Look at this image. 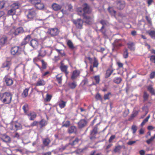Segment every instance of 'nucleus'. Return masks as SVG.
<instances>
[{"instance_id": "nucleus-1", "label": "nucleus", "mask_w": 155, "mask_h": 155, "mask_svg": "<svg viewBox=\"0 0 155 155\" xmlns=\"http://www.w3.org/2000/svg\"><path fill=\"white\" fill-rule=\"evenodd\" d=\"M12 98V94L10 92L2 93L1 92L0 93V100L4 104H9L11 102Z\"/></svg>"}, {"instance_id": "nucleus-2", "label": "nucleus", "mask_w": 155, "mask_h": 155, "mask_svg": "<svg viewBox=\"0 0 155 155\" xmlns=\"http://www.w3.org/2000/svg\"><path fill=\"white\" fill-rule=\"evenodd\" d=\"M24 31V30L22 27H19L17 28H13L10 30L9 34L12 36H16L23 33Z\"/></svg>"}, {"instance_id": "nucleus-3", "label": "nucleus", "mask_w": 155, "mask_h": 155, "mask_svg": "<svg viewBox=\"0 0 155 155\" xmlns=\"http://www.w3.org/2000/svg\"><path fill=\"white\" fill-rule=\"evenodd\" d=\"M19 4L18 2L13 3L11 5V8L9 10L8 12V15H12L16 13V10L18 8Z\"/></svg>"}, {"instance_id": "nucleus-4", "label": "nucleus", "mask_w": 155, "mask_h": 155, "mask_svg": "<svg viewBox=\"0 0 155 155\" xmlns=\"http://www.w3.org/2000/svg\"><path fill=\"white\" fill-rule=\"evenodd\" d=\"M21 48L19 46H15L12 48L11 52L13 55H18L21 53Z\"/></svg>"}, {"instance_id": "nucleus-5", "label": "nucleus", "mask_w": 155, "mask_h": 155, "mask_svg": "<svg viewBox=\"0 0 155 155\" xmlns=\"http://www.w3.org/2000/svg\"><path fill=\"white\" fill-rule=\"evenodd\" d=\"M47 33L51 36H55L58 34V30L56 28H49L47 31Z\"/></svg>"}, {"instance_id": "nucleus-6", "label": "nucleus", "mask_w": 155, "mask_h": 155, "mask_svg": "<svg viewBox=\"0 0 155 155\" xmlns=\"http://www.w3.org/2000/svg\"><path fill=\"white\" fill-rule=\"evenodd\" d=\"M36 14L35 10L34 9H30L27 15V17L29 20H31L35 16Z\"/></svg>"}, {"instance_id": "nucleus-7", "label": "nucleus", "mask_w": 155, "mask_h": 155, "mask_svg": "<svg viewBox=\"0 0 155 155\" xmlns=\"http://www.w3.org/2000/svg\"><path fill=\"white\" fill-rule=\"evenodd\" d=\"M26 115L27 116L29 120H34L37 116L36 113L33 111H30L26 113Z\"/></svg>"}, {"instance_id": "nucleus-8", "label": "nucleus", "mask_w": 155, "mask_h": 155, "mask_svg": "<svg viewBox=\"0 0 155 155\" xmlns=\"http://www.w3.org/2000/svg\"><path fill=\"white\" fill-rule=\"evenodd\" d=\"M73 21L78 28L80 29L82 28L83 21L81 19H78L76 20H73Z\"/></svg>"}, {"instance_id": "nucleus-9", "label": "nucleus", "mask_w": 155, "mask_h": 155, "mask_svg": "<svg viewBox=\"0 0 155 155\" xmlns=\"http://www.w3.org/2000/svg\"><path fill=\"white\" fill-rule=\"evenodd\" d=\"M38 42L36 39H33L31 41L29 45L33 49L36 48L38 45Z\"/></svg>"}, {"instance_id": "nucleus-10", "label": "nucleus", "mask_w": 155, "mask_h": 155, "mask_svg": "<svg viewBox=\"0 0 155 155\" xmlns=\"http://www.w3.org/2000/svg\"><path fill=\"white\" fill-rule=\"evenodd\" d=\"M0 138L3 142L6 143L10 142L11 141L10 137L5 134H3L0 137Z\"/></svg>"}, {"instance_id": "nucleus-11", "label": "nucleus", "mask_w": 155, "mask_h": 155, "mask_svg": "<svg viewBox=\"0 0 155 155\" xmlns=\"http://www.w3.org/2000/svg\"><path fill=\"white\" fill-rule=\"evenodd\" d=\"M12 63L10 61H6L3 63L2 65V68H6V69L8 71L9 70Z\"/></svg>"}, {"instance_id": "nucleus-12", "label": "nucleus", "mask_w": 155, "mask_h": 155, "mask_svg": "<svg viewBox=\"0 0 155 155\" xmlns=\"http://www.w3.org/2000/svg\"><path fill=\"white\" fill-rule=\"evenodd\" d=\"M4 79L6 85L8 86H11L13 83V81L12 79L8 77L5 76L4 78Z\"/></svg>"}, {"instance_id": "nucleus-13", "label": "nucleus", "mask_w": 155, "mask_h": 155, "mask_svg": "<svg viewBox=\"0 0 155 155\" xmlns=\"http://www.w3.org/2000/svg\"><path fill=\"white\" fill-rule=\"evenodd\" d=\"M68 68L67 66L64 65L62 62L61 63V65L60 66V69L62 72L65 73L66 75L68 73V72L67 71Z\"/></svg>"}, {"instance_id": "nucleus-14", "label": "nucleus", "mask_w": 155, "mask_h": 155, "mask_svg": "<svg viewBox=\"0 0 155 155\" xmlns=\"http://www.w3.org/2000/svg\"><path fill=\"white\" fill-rule=\"evenodd\" d=\"M113 45L114 48H117L119 47L122 46V45L120 39H116L114 42L113 44Z\"/></svg>"}, {"instance_id": "nucleus-15", "label": "nucleus", "mask_w": 155, "mask_h": 155, "mask_svg": "<svg viewBox=\"0 0 155 155\" xmlns=\"http://www.w3.org/2000/svg\"><path fill=\"white\" fill-rule=\"evenodd\" d=\"M8 37L4 35L0 38V45H5L7 42Z\"/></svg>"}, {"instance_id": "nucleus-16", "label": "nucleus", "mask_w": 155, "mask_h": 155, "mask_svg": "<svg viewBox=\"0 0 155 155\" xmlns=\"http://www.w3.org/2000/svg\"><path fill=\"white\" fill-rule=\"evenodd\" d=\"M45 84L46 82L43 79L39 78L37 81L36 86H44L45 85Z\"/></svg>"}, {"instance_id": "nucleus-17", "label": "nucleus", "mask_w": 155, "mask_h": 155, "mask_svg": "<svg viewBox=\"0 0 155 155\" xmlns=\"http://www.w3.org/2000/svg\"><path fill=\"white\" fill-rule=\"evenodd\" d=\"M114 70V69L111 66L106 71V78H108L109 77Z\"/></svg>"}, {"instance_id": "nucleus-18", "label": "nucleus", "mask_w": 155, "mask_h": 155, "mask_svg": "<svg viewBox=\"0 0 155 155\" xmlns=\"http://www.w3.org/2000/svg\"><path fill=\"white\" fill-rule=\"evenodd\" d=\"M52 7L54 10L57 11L60 10L62 6L56 3H54L52 5Z\"/></svg>"}, {"instance_id": "nucleus-19", "label": "nucleus", "mask_w": 155, "mask_h": 155, "mask_svg": "<svg viewBox=\"0 0 155 155\" xmlns=\"http://www.w3.org/2000/svg\"><path fill=\"white\" fill-rule=\"evenodd\" d=\"M87 124V122L84 119L81 120L78 123L79 127L81 128L84 127Z\"/></svg>"}, {"instance_id": "nucleus-20", "label": "nucleus", "mask_w": 155, "mask_h": 155, "mask_svg": "<svg viewBox=\"0 0 155 155\" xmlns=\"http://www.w3.org/2000/svg\"><path fill=\"white\" fill-rule=\"evenodd\" d=\"M46 52L45 49L44 48H41L38 51V56H41L43 57L46 55Z\"/></svg>"}, {"instance_id": "nucleus-21", "label": "nucleus", "mask_w": 155, "mask_h": 155, "mask_svg": "<svg viewBox=\"0 0 155 155\" xmlns=\"http://www.w3.org/2000/svg\"><path fill=\"white\" fill-rule=\"evenodd\" d=\"M80 73L79 71L75 70L73 72L71 78L73 80L76 78L79 75Z\"/></svg>"}, {"instance_id": "nucleus-22", "label": "nucleus", "mask_w": 155, "mask_h": 155, "mask_svg": "<svg viewBox=\"0 0 155 155\" xmlns=\"http://www.w3.org/2000/svg\"><path fill=\"white\" fill-rule=\"evenodd\" d=\"M43 31H41L40 28H38L35 29L33 31V33L36 35H40L41 33H44Z\"/></svg>"}, {"instance_id": "nucleus-23", "label": "nucleus", "mask_w": 155, "mask_h": 155, "mask_svg": "<svg viewBox=\"0 0 155 155\" xmlns=\"http://www.w3.org/2000/svg\"><path fill=\"white\" fill-rule=\"evenodd\" d=\"M97 125L94 127L92 130L91 132V135L93 136L91 137L90 138L91 140H92L94 137V135L97 134Z\"/></svg>"}, {"instance_id": "nucleus-24", "label": "nucleus", "mask_w": 155, "mask_h": 155, "mask_svg": "<svg viewBox=\"0 0 155 155\" xmlns=\"http://www.w3.org/2000/svg\"><path fill=\"white\" fill-rule=\"evenodd\" d=\"M31 38V36L30 35H27L24 39L23 42L22 43V45H25L28 43L30 41Z\"/></svg>"}, {"instance_id": "nucleus-25", "label": "nucleus", "mask_w": 155, "mask_h": 155, "mask_svg": "<svg viewBox=\"0 0 155 155\" xmlns=\"http://www.w3.org/2000/svg\"><path fill=\"white\" fill-rule=\"evenodd\" d=\"M117 8L120 9H123L125 6V3L124 1H121L117 4Z\"/></svg>"}, {"instance_id": "nucleus-26", "label": "nucleus", "mask_w": 155, "mask_h": 155, "mask_svg": "<svg viewBox=\"0 0 155 155\" xmlns=\"http://www.w3.org/2000/svg\"><path fill=\"white\" fill-rule=\"evenodd\" d=\"M84 18L85 22L87 24H89L90 22L92 20V18L89 16L84 15Z\"/></svg>"}, {"instance_id": "nucleus-27", "label": "nucleus", "mask_w": 155, "mask_h": 155, "mask_svg": "<svg viewBox=\"0 0 155 155\" xmlns=\"http://www.w3.org/2000/svg\"><path fill=\"white\" fill-rule=\"evenodd\" d=\"M83 10L85 13H88L90 12L89 7L86 4L84 5Z\"/></svg>"}, {"instance_id": "nucleus-28", "label": "nucleus", "mask_w": 155, "mask_h": 155, "mask_svg": "<svg viewBox=\"0 0 155 155\" xmlns=\"http://www.w3.org/2000/svg\"><path fill=\"white\" fill-rule=\"evenodd\" d=\"M100 23L102 25L100 30L103 34L105 35V31L103 30V29L105 27V25L106 24V21L104 20H102L100 21Z\"/></svg>"}, {"instance_id": "nucleus-29", "label": "nucleus", "mask_w": 155, "mask_h": 155, "mask_svg": "<svg viewBox=\"0 0 155 155\" xmlns=\"http://www.w3.org/2000/svg\"><path fill=\"white\" fill-rule=\"evenodd\" d=\"M55 50L58 53L59 55L61 56H64L66 55V54L64 51V50L61 49H55Z\"/></svg>"}, {"instance_id": "nucleus-30", "label": "nucleus", "mask_w": 155, "mask_h": 155, "mask_svg": "<svg viewBox=\"0 0 155 155\" xmlns=\"http://www.w3.org/2000/svg\"><path fill=\"white\" fill-rule=\"evenodd\" d=\"M51 141L48 138L43 139V144L45 146H47L50 143Z\"/></svg>"}, {"instance_id": "nucleus-31", "label": "nucleus", "mask_w": 155, "mask_h": 155, "mask_svg": "<svg viewBox=\"0 0 155 155\" xmlns=\"http://www.w3.org/2000/svg\"><path fill=\"white\" fill-rule=\"evenodd\" d=\"M76 128L74 126H71L68 129V132L69 133H72L76 132Z\"/></svg>"}, {"instance_id": "nucleus-32", "label": "nucleus", "mask_w": 155, "mask_h": 155, "mask_svg": "<svg viewBox=\"0 0 155 155\" xmlns=\"http://www.w3.org/2000/svg\"><path fill=\"white\" fill-rule=\"evenodd\" d=\"M147 32L152 38H155V30L152 31H148Z\"/></svg>"}, {"instance_id": "nucleus-33", "label": "nucleus", "mask_w": 155, "mask_h": 155, "mask_svg": "<svg viewBox=\"0 0 155 155\" xmlns=\"http://www.w3.org/2000/svg\"><path fill=\"white\" fill-rule=\"evenodd\" d=\"M22 109H23L24 111V113L25 114H26V113H27L29 112H28V110H29L28 105L27 104H25L23 106Z\"/></svg>"}, {"instance_id": "nucleus-34", "label": "nucleus", "mask_w": 155, "mask_h": 155, "mask_svg": "<svg viewBox=\"0 0 155 155\" xmlns=\"http://www.w3.org/2000/svg\"><path fill=\"white\" fill-rule=\"evenodd\" d=\"M35 7L38 9H42L44 8V5L41 2V1H40V2L38 3Z\"/></svg>"}, {"instance_id": "nucleus-35", "label": "nucleus", "mask_w": 155, "mask_h": 155, "mask_svg": "<svg viewBox=\"0 0 155 155\" xmlns=\"http://www.w3.org/2000/svg\"><path fill=\"white\" fill-rule=\"evenodd\" d=\"M77 11L78 12V14L80 16H83L84 17V15H84V12L83 10L81 8H77Z\"/></svg>"}, {"instance_id": "nucleus-36", "label": "nucleus", "mask_w": 155, "mask_h": 155, "mask_svg": "<svg viewBox=\"0 0 155 155\" xmlns=\"http://www.w3.org/2000/svg\"><path fill=\"white\" fill-rule=\"evenodd\" d=\"M122 147L121 146L118 145L115 147L114 150V151L115 153H120V150L122 149Z\"/></svg>"}, {"instance_id": "nucleus-37", "label": "nucleus", "mask_w": 155, "mask_h": 155, "mask_svg": "<svg viewBox=\"0 0 155 155\" xmlns=\"http://www.w3.org/2000/svg\"><path fill=\"white\" fill-rule=\"evenodd\" d=\"M127 45L128 48L130 50H134V44L133 42H130L127 44Z\"/></svg>"}, {"instance_id": "nucleus-38", "label": "nucleus", "mask_w": 155, "mask_h": 155, "mask_svg": "<svg viewBox=\"0 0 155 155\" xmlns=\"http://www.w3.org/2000/svg\"><path fill=\"white\" fill-rule=\"evenodd\" d=\"M15 127L16 130H20L22 129V126L20 123L17 122L15 124Z\"/></svg>"}, {"instance_id": "nucleus-39", "label": "nucleus", "mask_w": 155, "mask_h": 155, "mask_svg": "<svg viewBox=\"0 0 155 155\" xmlns=\"http://www.w3.org/2000/svg\"><path fill=\"white\" fill-rule=\"evenodd\" d=\"M122 81V79L120 77H116L114 78V82L117 84L120 83Z\"/></svg>"}, {"instance_id": "nucleus-40", "label": "nucleus", "mask_w": 155, "mask_h": 155, "mask_svg": "<svg viewBox=\"0 0 155 155\" xmlns=\"http://www.w3.org/2000/svg\"><path fill=\"white\" fill-rule=\"evenodd\" d=\"M67 44L69 48L71 49H73L74 48L73 44L71 41L70 40L68 41Z\"/></svg>"}, {"instance_id": "nucleus-41", "label": "nucleus", "mask_w": 155, "mask_h": 155, "mask_svg": "<svg viewBox=\"0 0 155 155\" xmlns=\"http://www.w3.org/2000/svg\"><path fill=\"white\" fill-rule=\"evenodd\" d=\"M147 89L153 95L154 94V90L151 85L148 86L147 87Z\"/></svg>"}, {"instance_id": "nucleus-42", "label": "nucleus", "mask_w": 155, "mask_h": 155, "mask_svg": "<svg viewBox=\"0 0 155 155\" xmlns=\"http://www.w3.org/2000/svg\"><path fill=\"white\" fill-rule=\"evenodd\" d=\"M95 81V83L96 84H98L99 83L100 81V76L99 75H96L93 77Z\"/></svg>"}, {"instance_id": "nucleus-43", "label": "nucleus", "mask_w": 155, "mask_h": 155, "mask_svg": "<svg viewBox=\"0 0 155 155\" xmlns=\"http://www.w3.org/2000/svg\"><path fill=\"white\" fill-rule=\"evenodd\" d=\"M59 105L61 108H63L65 106L66 102L63 101H61L59 102Z\"/></svg>"}, {"instance_id": "nucleus-44", "label": "nucleus", "mask_w": 155, "mask_h": 155, "mask_svg": "<svg viewBox=\"0 0 155 155\" xmlns=\"http://www.w3.org/2000/svg\"><path fill=\"white\" fill-rule=\"evenodd\" d=\"M40 1L41 0H31L30 2L32 4L34 5L36 7L37 5L40 2Z\"/></svg>"}, {"instance_id": "nucleus-45", "label": "nucleus", "mask_w": 155, "mask_h": 155, "mask_svg": "<svg viewBox=\"0 0 155 155\" xmlns=\"http://www.w3.org/2000/svg\"><path fill=\"white\" fill-rule=\"evenodd\" d=\"M28 88H26L24 90L22 95L24 97H26L28 95Z\"/></svg>"}, {"instance_id": "nucleus-46", "label": "nucleus", "mask_w": 155, "mask_h": 155, "mask_svg": "<svg viewBox=\"0 0 155 155\" xmlns=\"http://www.w3.org/2000/svg\"><path fill=\"white\" fill-rule=\"evenodd\" d=\"M77 84L74 81L69 84L70 87L71 88H74L76 86Z\"/></svg>"}, {"instance_id": "nucleus-47", "label": "nucleus", "mask_w": 155, "mask_h": 155, "mask_svg": "<svg viewBox=\"0 0 155 155\" xmlns=\"http://www.w3.org/2000/svg\"><path fill=\"white\" fill-rule=\"evenodd\" d=\"M62 76L59 75H58L56 76V78L57 81L59 84H61L62 81L61 79Z\"/></svg>"}, {"instance_id": "nucleus-48", "label": "nucleus", "mask_w": 155, "mask_h": 155, "mask_svg": "<svg viewBox=\"0 0 155 155\" xmlns=\"http://www.w3.org/2000/svg\"><path fill=\"white\" fill-rule=\"evenodd\" d=\"M70 122L69 121H67L65 122H63L62 124V127H67L70 125Z\"/></svg>"}, {"instance_id": "nucleus-49", "label": "nucleus", "mask_w": 155, "mask_h": 155, "mask_svg": "<svg viewBox=\"0 0 155 155\" xmlns=\"http://www.w3.org/2000/svg\"><path fill=\"white\" fill-rule=\"evenodd\" d=\"M155 139V135H154V136L153 137H151L150 138L147 140L146 141L147 143L148 144H150L153 140L154 139Z\"/></svg>"}, {"instance_id": "nucleus-50", "label": "nucleus", "mask_w": 155, "mask_h": 155, "mask_svg": "<svg viewBox=\"0 0 155 155\" xmlns=\"http://www.w3.org/2000/svg\"><path fill=\"white\" fill-rule=\"evenodd\" d=\"M149 97L148 94L146 92H144V94L143 95V98L144 99V101H146L148 99V98Z\"/></svg>"}, {"instance_id": "nucleus-51", "label": "nucleus", "mask_w": 155, "mask_h": 155, "mask_svg": "<svg viewBox=\"0 0 155 155\" xmlns=\"http://www.w3.org/2000/svg\"><path fill=\"white\" fill-rule=\"evenodd\" d=\"M47 124V122L45 120H41L40 122V124L41 127H43L46 125Z\"/></svg>"}, {"instance_id": "nucleus-52", "label": "nucleus", "mask_w": 155, "mask_h": 155, "mask_svg": "<svg viewBox=\"0 0 155 155\" xmlns=\"http://www.w3.org/2000/svg\"><path fill=\"white\" fill-rule=\"evenodd\" d=\"M51 97L52 96L51 95L47 94H46L45 101L46 102L49 101L51 100Z\"/></svg>"}, {"instance_id": "nucleus-53", "label": "nucleus", "mask_w": 155, "mask_h": 155, "mask_svg": "<svg viewBox=\"0 0 155 155\" xmlns=\"http://www.w3.org/2000/svg\"><path fill=\"white\" fill-rule=\"evenodd\" d=\"M98 62L97 60L95 58H94L93 62V67H97L98 65Z\"/></svg>"}, {"instance_id": "nucleus-54", "label": "nucleus", "mask_w": 155, "mask_h": 155, "mask_svg": "<svg viewBox=\"0 0 155 155\" xmlns=\"http://www.w3.org/2000/svg\"><path fill=\"white\" fill-rule=\"evenodd\" d=\"M123 57L125 58H127L128 56V53L127 49H126L123 53Z\"/></svg>"}, {"instance_id": "nucleus-55", "label": "nucleus", "mask_w": 155, "mask_h": 155, "mask_svg": "<svg viewBox=\"0 0 155 155\" xmlns=\"http://www.w3.org/2000/svg\"><path fill=\"white\" fill-rule=\"evenodd\" d=\"M111 94L109 92L107 94H106L104 95V98L105 100L108 99L109 98V96L111 95Z\"/></svg>"}, {"instance_id": "nucleus-56", "label": "nucleus", "mask_w": 155, "mask_h": 155, "mask_svg": "<svg viewBox=\"0 0 155 155\" xmlns=\"http://www.w3.org/2000/svg\"><path fill=\"white\" fill-rule=\"evenodd\" d=\"M5 3L6 2L5 1L0 2V9H2L3 8Z\"/></svg>"}, {"instance_id": "nucleus-57", "label": "nucleus", "mask_w": 155, "mask_h": 155, "mask_svg": "<svg viewBox=\"0 0 155 155\" xmlns=\"http://www.w3.org/2000/svg\"><path fill=\"white\" fill-rule=\"evenodd\" d=\"M132 129L133 130V133L134 134L137 130V127L135 125H133L132 127Z\"/></svg>"}, {"instance_id": "nucleus-58", "label": "nucleus", "mask_w": 155, "mask_h": 155, "mask_svg": "<svg viewBox=\"0 0 155 155\" xmlns=\"http://www.w3.org/2000/svg\"><path fill=\"white\" fill-rule=\"evenodd\" d=\"M95 98L97 100H101V95L99 94H97L95 96Z\"/></svg>"}, {"instance_id": "nucleus-59", "label": "nucleus", "mask_w": 155, "mask_h": 155, "mask_svg": "<svg viewBox=\"0 0 155 155\" xmlns=\"http://www.w3.org/2000/svg\"><path fill=\"white\" fill-rule=\"evenodd\" d=\"M150 61L154 63H155V55H152L150 57Z\"/></svg>"}, {"instance_id": "nucleus-60", "label": "nucleus", "mask_w": 155, "mask_h": 155, "mask_svg": "<svg viewBox=\"0 0 155 155\" xmlns=\"http://www.w3.org/2000/svg\"><path fill=\"white\" fill-rule=\"evenodd\" d=\"M115 135H113L111 136L109 139V142L110 143L115 138Z\"/></svg>"}, {"instance_id": "nucleus-61", "label": "nucleus", "mask_w": 155, "mask_h": 155, "mask_svg": "<svg viewBox=\"0 0 155 155\" xmlns=\"http://www.w3.org/2000/svg\"><path fill=\"white\" fill-rule=\"evenodd\" d=\"M155 76V72L153 71L152 72L150 75V78L151 79L153 78Z\"/></svg>"}, {"instance_id": "nucleus-62", "label": "nucleus", "mask_w": 155, "mask_h": 155, "mask_svg": "<svg viewBox=\"0 0 155 155\" xmlns=\"http://www.w3.org/2000/svg\"><path fill=\"white\" fill-rule=\"evenodd\" d=\"M136 141H130L127 143V144L128 145H131L135 143Z\"/></svg>"}, {"instance_id": "nucleus-63", "label": "nucleus", "mask_w": 155, "mask_h": 155, "mask_svg": "<svg viewBox=\"0 0 155 155\" xmlns=\"http://www.w3.org/2000/svg\"><path fill=\"white\" fill-rule=\"evenodd\" d=\"M78 140H79L78 138H76L73 141V143H72V144L74 145L75 144L77 143Z\"/></svg>"}, {"instance_id": "nucleus-64", "label": "nucleus", "mask_w": 155, "mask_h": 155, "mask_svg": "<svg viewBox=\"0 0 155 155\" xmlns=\"http://www.w3.org/2000/svg\"><path fill=\"white\" fill-rule=\"evenodd\" d=\"M37 124V121H34L31 124V126L33 127L36 125Z\"/></svg>"}]
</instances>
